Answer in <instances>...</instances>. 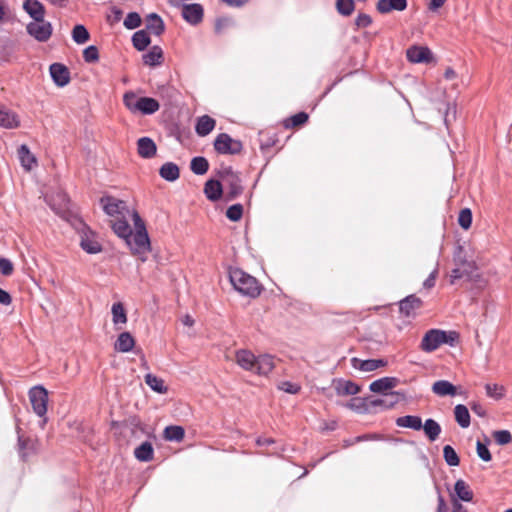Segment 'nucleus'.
Returning <instances> with one entry per match:
<instances>
[{"instance_id":"1","label":"nucleus","mask_w":512,"mask_h":512,"mask_svg":"<svg viewBox=\"0 0 512 512\" xmlns=\"http://www.w3.org/2000/svg\"><path fill=\"white\" fill-rule=\"evenodd\" d=\"M235 357L240 367L259 375H267L275 366L274 357L268 354L256 357L251 351L242 349L236 352Z\"/></svg>"},{"instance_id":"2","label":"nucleus","mask_w":512,"mask_h":512,"mask_svg":"<svg viewBox=\"0 0 512 512\" xmlns=\"http://www.w3.org/2000/svg\"><path fill=\"white\" fill-rule=\"evenodd\" d=\"M132 220L135 227V233L129 236L125 242L131 249L134 255H143L150 251V239L146 230V226L139 213L133 210L131 213Z\"/></svg>"},{"instance_id":"3","label":"nucleus","mask_w":512,"mask_h":512,"mask_svg":"<svg viewBox=\"0 0 512 512\" xmlns=\"http://www.w3.org/2000/svg\"><path fill=\"white\" fill-rule=\"evenodd\" d=\"M229 280L239 293L255 298L261 293V285L258 280L240 268L229 271Z\"/></svg>"},{"instance_id":"4","label":"nucleus","mask_w":512,"mask_h":512,"mask_svg":"<svg viewBox=\"0 0 512 512\" xmlns=\"http://www.w3.org/2000/svg\"><path fill=\"white\" fill-rule=\"evenodd\" d=\"M458 339L459 334L456 331L430 329L424 334L420 343V349L424 352L431 353L438 349L442 344L455 346Z\"/></svg>"},{"instance_id":"5","label":"nucleus","mask_w":512,"mask_h":512,"mask_svg":"<svg viewBox=\"0 0 512 512\" xmlns=\"http://www.w3.org/2000/svg\"><path fill=\"white\" fill-rule=\"evenodd\" d=\"M219 177L227 186L226 200L231 201L243 193L241 178L238 173L234 172L231 167L223 168L218 172Z\"/></svg>"},{"instance_id":"6","label":"nucleus","mask_w":512,"mask_h":512,"mask_svg":"<svg viewBox=\"0 0 512 512\" xmlns=\"http://www.w3.org/2000/svg\"><path fill=\"white\" fill-rule=\"evenodd\" d=\"M214 149L219 154L237 155L243 150V144L227 133H220L214 140Z\"/></svg>"},{"instance_id":"7","label":"nucleus","mask_w":512,"mask_h":512,"mask_svg":"<svg viewBox=\"0 0 512 512\" xmlns=\"http://www.w3.org/2000/svg\"><path fill=\"white\" fill-rule=\"evenodd\" d=\"M100 204L104 212L111 217L121 218L130 213L126 202L113 196L101 197Z\"/></svg>"},{"instance_id":"8","label":"nucleus","mask_w":512,"mask_h":512,"mask_svg":"<svg viewBox=\"0 0 512 512\" xmlns=\"http://www.w3.org/2000/svg\"><path fill=\"white\" fill-rule=\"evenodd\" d=\"M29 400L33 411L43 417L47 413L48 392L43 386H35L29 391Z\"/></svg>"},{"instance_id":"9","label":"nucleus","mask_w":512,"mask_h":512,"mask_svg":"<svg viewBox=\"0 0 512 512\" xmlns=\"http://www.w3.org/2000/svg\"><path fill=\"white\" fill-rule=\"evenodd\" d=\"M27 33L39 42H46L50 39L53 27L52 24L45 19L34 20L26 26Z\"/></svg>"},{"instance_id":"10","label":"nucleus","mask_w":512,"mask_h":512,"mask_svg":"<svg viewBox=\"0 0 512 512\" xmlns=\"http://www.w3.org/2000/svg\"><path fill=\"white\" fill-rule=\"evenodd\" d=\"M422 306L423 301L416 295L411 294L399 302V311L400 314L407 318H414Z\"/></svg>"},{"instance_id":"11","label":"nucleus","mask_w":512,"mask_h":512,"mask_svg":"<svg viewBox=\"0 0 512 512\" xmlns=\"http://www.w3.org/2000/svg\"><path fill=\"white\" fill-rule=\"evenodd\" d=\"M204 9L201 4H185L182 8V17L191 25H197L203 20Z\"/></svg>"},{"instance_id":"12","label":"nucleus","mask_w":512,"mask_h":512,"mask_svg":"<svg viewBox=\"0 0 512 512\" xmlns=\"http://www.w3.org/2000/svg\"><path fill=\"white\" fill-rule=\"evenodd\" d=\"M80 246L89 254H96L102 251V246L97 241L95 234L88 228L83 230L81 234Z\"/></svg>"},{"instance_id":"13","label":"nucleus","mask_w":512,"mask_h":512,"mask_svg":"<svg viewBox=\"0 0 512 512\" xmlns=\"http://www.w3.org/2000/svg\"><path fill=\"white\" fill-rule=\"evenodd\" d=\"M50 75L59 87L67 85L70 81V72L66 66L60 63H53L50 66Z\"/></svg>"},{"instance_id":"14","label":"nucleus","mask_w":512,"mask_h":512,"mask_svg":"<svg viewBox=\"0 0 512 512\" xmlns=\"http://www.w3.org/2000/svg\"><path fill=\"white\" fill-rule=\"evenodd\" d=\"M407 59L412 63L429 62L432 59V53L429 48L422 46H413L407 50Z\"/></svg>"},{"instance_id":"15","label":"nucleus","mask_w":512,"mask_h":512,"mask_svg":"<svg viewBox=\"0 0 512 512\" xmlns=\"http://www.w3.org/2000/svg\"><path fill=\"white\" fill-rule=\"evenodd\" d=\"M407 5V0H378L376 9L381 14H388L392 11H404Z\"/></svg>"},{"instance_id":"16","label":"nucleus","mask_w":512,"mask_h":512,"mask_svg":"<svg viewBox=\"0 0 512 512\" xmlns=\"http://www.w3.org/2000/svg\"><path fill=\"white\" fill-rule=\"evenodd\" d=\"M351 363L355 369H359L365 372L374 371L380 367H384L387 365V361L384 359L361 360L356 357L351 359Z\"/></svg>"},{"instance_id":"17","label":"nucleus","mask_w":512,"mask_h":512,"mask_svg":"<svg viewBox=\"0 0 512 512\" xmlns=\"http://www.w3.org/2000/svg\"><path fill=\"white\" fill-rule=\"evenodd\" d=\"M20 120L18 115L0 104V127L6 129H15L19 127Z\"/></svg>"},{"instance_id":"18","label":"nucleus","mask_w":512,"mask_h":512,"mask_svg":"<svg viewBox=\"0 0 512 512\" xmlns=\"http://www.w3.org/2000/svg\"><path fill=\"white\" fill-rule=\"evenodd\" d=\"M23 9L33 20H42L45 17V7L38 0H25Z\"/></svg>"},{"instance_id":"19","label":"nucleus","mask_w":512,"mask_h":512,"mask_svg":"<svg viewBox=\"0 0 512 512\" xmlns=\"http://www.w3.org/2000/svg\"><path fill=\"white\" fill-rule=\"evenodd\" d=\"M137 151L142 158L149 159L156 155L157 147L151 138L142 137L137 141Z\"/></svg>"},{"instance_id":"20","label":"nucleus","mask_w":512,"mask_h":512,"mask_svg":"<svg viewBox=\"0 0 512 512\" xmlns=\"http://www.w3.org/2000/svg\"><path fill=\"white\" fill-rule=\"evenodd\" d=\"M145 22L147 30L156 36L162 35L165 31V24L157 13L148 14Z\"/></svg>"},{"instance_id":"21","label":"nucleus","mask_w":512,"mask_h":512,"mask_svg":"<svg viewBox=\"0 0 512 512\" xmlns=\"http://www.w3.org/2000/svg\"><path fill=\"white\" fill-rule=\"evenodd\" d=\"M46 202L57 213L60 214L68 208V197L65 193L59 192L55 196H46Z\"/></svg>"},{"instance_id":"22","label":"nucleus","mask_w":512,"mask_h":512,"mask_svg":"<svg viewBox=\"0 0 512 512\" xmlns=\"http://www.w3.org/2000/svg\"><path fill=\"white\" fill-rule=\"evenodd\" d=\"M335 391L339 396L356 395L360 391V387L349 380H337L334 384Z\"/></svg>"},{"instance_id":"23","label":"nucleus","mask_w":512,"mask_h":512,"mask_svg":"<svg viewBox=\"0 0 512 512\" xmlns=\"http://www.w3.org/2000/svg\"><path fill=\"white\" fill-rule=\"evenodd\" d=\"M111 227L114 233L124 240L129 239V236L132 234V229L126 219V216L116 218L115 221H111Z\"/></svg>"},{"instance_id":"24","label":"nucleus","mask_w":512,"mask_h":512,"mask_svg":"<svg viewBox=\"0 0 512 512\" xmlns=\"http://www.w3.org/2000/svg\"><path fill=\"white\" fill-rule=\"evenodd\" d=\"M204 193L210 201H218L223 194L222 184L218 180L210 179L204 185Z\"/></svg>"},{"instance_id":"25","label":"nucleus","mask_w":512,"mask_h":512,"mask_svg":"<svg viewBox=\"0 0 512 512\" xmlns=\"http://www.w3.org/2000/svg\"><path fill=\"white\" fill-rule=\"evenodd\" d=\"M143 63L147 66L154 67L161 65L164 57L163 51L159 46H153L147 53L142 56Z\"/></svg>"},{"instance_id":"26","label":"nucleus","mask_w":512,"mask_h":512,"mask_svg":"<svg viewBox=\"0 0 512 512\" xmlns=\"http://www.w3.org/2000/svg\"><path fill=\"white\" fill-rule=\"evenodd\" d=\"M215 125L216 121L212 117L203 115L197 119L195 130L199 136L204 137L212 132V130L215 128Z\"/></svg>"},{"instance_id":"27","label":"nucleus","mask_w":512,"mask_h":512,"mask_svg":"<svg viewBox=\"0 0 512 512\" xmlns=\"http://www.w3.org/2000/svg\"><path fill=\"white\" fill-rule=\"evenodd\" d=\"M395 423L398 427L401 428H410L415 431L422 429V419L416 415H405L398 417Z\"/></svg>"},{"instance_id":"28","label":"nucleus","mask_w":512,"mask_h":512,"mask_svg":"<svg viewBox=\"0 0 512 512\" xmlns=\"http://www.w3.org/2000/svg\"><path fill=\"white\" fill-rule=\"evenodd\" d=\"M397 384V379L394 377H383L373 381L369 388L374 393H384L387 390L394 388Z\"/></svg>"},{"instance_id":"29","label":"nucleus","mask_w":512,"mask_h":512,"mask_svg":"<svg viewBox=\"0 0 512 512\" xmlns=\"http://www.w3.org/2000/svg\"><path fill=\"white\" fill-rule=\"evenodd\" d=\"M134 345H135V340H134L133 336L129 332H122L118 336V338L114 344V348L116 351L126 353V352L131 351L133 349Z\"/></svg>"},{"instance_id":"30","label":"nucleus","mask_w":512,"mask_h":512,"mask_svg":"<svg viewBox=\"0 0 512 512\" xmlns=\"http://www.w3.org/2000/svg\"><path fill=\"white\" fill-rule=\"evenodd\" d=\"M422 429L430 442L436 441L442 431L440 424L431 418L422 423Z\"/></svg>"},{"instance_id":"31","label":"nucleus","mask_w":512,"mask_h":512,"mask_svg":"<svg viewBox=\"0 0 512 512\" xmlns=\"http://www.w3.org/2000/svg\"><path fill=\"white\" fill-rule=\"evenodd\" d=\"M18 450L20 457L25 461L35 452V441L29 437L18 436Z\"/></svg>"},{"instance_id":"32","label":"nucleus","mask_w":512,"mask_h":512,"mask_svg":"<svg viewBox=\"0 0 512 512\" xmlns=\"http://www.w3.org/2000/svg\"><path fill=\"white\" fill-rule=\"evenodd\" d=\"M160 108L159 102L151 97H140L138 103V112L144 115H150L157 112Z\"/></svg>"},{"instance_id":"33","label":"nucleus","mask_w":512,"mask_h":512,"mask_svg":"<svg viewBox=\"0 0 512 512\" xmlns=\"http://www.w3.org/2000/svg\"><path fill=\"white\" fill-rule=\"evenodd\" d=\"M134 456L141 462H149L154 457V449L150 442L145 441L134 450Z\"/></svg>"},{"instance_id":"34","label":"nucleus","mask_w":512,"mask_h":512,"mask_svg":"<svg viewBox=\"0 0 512 512\" xmlns=\"http://www.w3.org/2000/svg\"><path fill=\"white\" fill-rule=\"evenodd\" d=\"M399 401L398 393L391 392L390 394H386L383 398H378L375 400H371L369 405L371 407H381L382 409H391L393 408Z\"/></svg>"},{"instance_id":"35","label":"nucleus","mask_w":512,"mask_h":512,"mask_svg":"<svg viewBox=\"0 0 512 512\" xmlns=\"http://www.w3.org/2000/svg\"><path fill=\"white\" fill-rule=\"evenodd\" d=\"M454 491L458 499L470 502L473 500V491L470 486L462 479L456 481Z\"/></svg>"},{"instance_id":"36","label":"nucleus","mask_w":512,"mask_h":512,"mask_svg":"<svg viewBox=\"0 0 512 512\" xmlns=\"http://www.w3.org/2000/svg\"><path fill=\"white\" fill-rule=\"evenodd\" d=\"M159 174L163 179L173 182L179 178L180 171L175 163L166 162L161 166Z\"/></svg>"},{"instance_id":"37","label":"nucleus","mask_w":512,"mask_h":512,"mask_svg":"<svg viewBox=\"0 0 512 512\" xmlns=\"http://www.w3.org/2000/svg\"><path fill=\"white\" fill-rule=\"evenodd\" d=\"M432 391L438 396H453L456 394V387L449 381L439 380L432 385Z\"/></svg>"},{"instance_id":"38","label":"nucleus","mask_w":512,"mask_h":512,"mask_svg":"<svg viewBox=\"0 0 512 512\" xmlns=\"http://www.w3.org/2000/svg\"><path fill=\"white\" fill-rule=\"evenodd\" d=\"M18 156L21 162V165L26 170H31L32 166L36 164V158L35 156L30 152L27 145L23 144L18 149Z\"/></svg>"},{"instance_id":"39","label":"nucleus","mask_w":512,"mask_h":512,"mask_svg":"<svg viewBox=\"0 0 512 512\" xmlns=\"http://www.w3.org/2000/svg\"><path fill=\"white\" fill-rule=\"evenodd\" d=\"M163 437L167 441L180 442L185 437V431L183 427L178 425H170L164 429Z\"/></svg>"},{"instance_id":"40","label":"nucleus","mask_w":512,"mask_h":512,"mask_svg":"<svg viewBox=\"0 0 512 512\" xmlns=\"http://www.w3.org/2000/svg\"><path fill=\"white\" fill-rule=\"evenodd\" d=\"M454 416L456 422L462 428H467L470 425V414L468 408L463 404H458L454 408Z\"/></svg>"},{"instance_id":"41","label":"nucleus","mask_w":512,"mask_h":512,"mask_svg":"<svg viewBox=\"0 0 512 512\" xmlns=\"http://www.w3.org/2000/svg\"><path fill=\"white\" fill-rule=\"evenodd\" d=\"M190 169L196 175H204L209 169V162L205 157H194L190 162Z\"/></svg>"},{"instance_id":"42","label":"nucleus","mask_w":512,"mask_h":512,"mask_svg":"<svg viewBox=\"0 0 512 512\" xmlns=\"http://www.w3.org/2000/svg\"><path fill=\"white\" fill-rule=\"evenodd\" d=\"M151 40L148 33L144 30L137 31L132 37V43L138 51L145 50L150 44Z\"/></svg>"},{"instance_id":"43","label":"nucleus","mask_w":512,"mask_h":512,"mask_svg":"<svg viewBox=\"0 0 512 512\" xmlns=\"http://www.w3.org/2000/svg\"><path fill=\"white\" fill-rule=\"evenodd\" d=\"M145 383L155 392H158V393H166L168 388L165 386L164 384V380L151 374V373H148L146 374L145 376Z\"/></svg>"},{"instance_id":"44","label":"nucleus","mask_w":512,"mask_h":512,"mask_svg":"<svg viewBox=\"0 0 512 512\" xmlns=\"http://www.w3.org/2000/svg\"><path fill=\"white\" fill-rule=\"evenodd\" d=\"M308 119L309 116L306 112H299L285 119L283 124L285 128L292 129L304 125L305 123H307Z\"/></svg>"},{"instance_id":"45","label":"nucleus","mask_w":512,"mask_h":512,"mask_svg":"<svg viewBox=\"0 0 512 512\" xmlns=\"http://www.w3.org/2000/svg\"><path fill=\"white\" fill-rule=\"evenodd\" d=\"M112 321L114 325L118 324H126L127 322V314L125 308L121 302L114 303L112 305Z\"/></svg>"},{"instance_id":"46","label":"nucleus","mask_w":512,"mask_h":512,"mask_svg":"<svg viewBox=\"0 0 512 512\" xmlns=\"http://www.w3.org/2000/svg\"><path fill=\"white\" fill-rule=\"evenodd\" d=\"M72 39L77 44H84L90 39V34L84 25L78 24L72 30Z\"/></svg>"},{"instance_id":"47","label":"nucleus","mask_w":512,"mask_h":512,"mask_svg":"<svg viewBox=\"0 0 512 512\" xmlns=\"http://www.w3.org/2000/svg\"><path fill=\"white\" fill-rule=\"evenodd\" d=\"M336 10L343 16H350L355 10L354 0H337Z\"/></svg>"},{"instance_id":"48","label":"nucleus","mask_w":512,"mask_h":512,"mask_svg":"<svg viewBox=\"0 0 512 512\" xmlns=\"http://www.w3.org/2000/svg\"><path fill=\"white\" fill-rule=\"evenodd\" d=\"M351 410H354L358 413H363L368 411L369 404H367L366 400L360 397L352 398L347 404H345Z\"/></svg>"},{"instance_id":"49","label":"nucleus","mask_w":512,"mask_h":512,"mask_svg":"<svg viewBox=\"0 0 512 512\" xmlns=\"http://www.w3.org/2000/svg\"><path fill=\"white\" fill-rule=\"evenodd\" d=\"M443 457L449 466H458L460 463V459H459L456 451L450 445L444 446Z\"/></svg>"},{"instance_id":"50","label":"nucleus","mask_w":512,"mask_h":512,"mask_svg":"<svg viewBox=\"0 0 512 512\" xmlns=\"http://www.w3.org/2000/svg\"><path fill=\"white\" fill-rule=\"evenodd\" d=\"M139 98L132 91L126 92L123 96V103L131 112H138Z\"/></svg>"},{"instance_id":"51","label":"nucleus","mask_w":512,"mask_h":512,"mask_svg":"<svg viewBox=\"0 0 512 512\" xmlns=\"http://www.w3.org/2000/svg\"><path fill=\"white\" fill-rule=\"evenodd\" d=\"M485 390L487 396L496 400L503 398L505 395L504 387L498 384H486Z\"/></svg>"},{"instance_id":"52","label":"nucleus","mask_w":512,"mask_h":512,"mask_svg":"<svg viewBox=\"0 0 512 512\" xmlns=\"http://www.w3.org/2000/svg\"><path fill=\"white\" fill-rule=\"evenodd\" d=\"M458 224L463 229L467 230L472 224V212L469 208L461 209L458 216Z\"/></svg>"},{"instance_id":"53","label":"nucleus","mask_w":512,"mask_h":512,"mask_svg":"<svg viewBox=\"0 0 512 512\" xmlns=\"http://www.w3.org/2000/svg\"><path fill=\"white\" fill-rule=\"evenodd\" d=\"M83 59L87 63H95L99 60V50L96 46L90 45L83 50Z\"/></svg>"},{"instance_id":"54","label":"nucleus","mask_w":512,"mask_h":512,"mask_svg":"<svg viewBox=\"0 0 512 512\" xmlns=\"http://www.w3.org/2000/svg\"><path fill=\"white\" fill-rule=\"evenodd\" d=\"M243 215V206L241 204H234L226 211V217L231 221H239Z\"/></svg>"},{"instance_id":"55","label":"nucleus","mask_w":512,"mask_h":512,"mask_svg":"<svg viewBox=\"0 0 512 512\" xmlns=\"http://www.w3.org/2000/svg\"><path fill=\"white\" fill-rule=\"evenodd\" d=\"M141 25V17L138 13L136 12H130L125 20H124V26L127 28V29H136L138 28L139 26Z\"/></svg>"},{"instance_id":"56","label":"nucleus","mask_w":512,"mask_h":512,"mask_svg":"<svg viewBox=\"0 0 512 512\" xmlns=\"http://www.w3.org/2000/svg\"><path fill=\"white\" fill-rule=\"evenodd\" d=\"M493 438L498 445H506L512 441V434L508 430H497L493 432Z\"/></svg>"},{"instance_id":"57","label":"nucleus","mask_w":512,"mask_h":512,"mask_svg":"<svg viewBox=\"0 0 512 512\" xmlns=\"http://www.w3.org/2000/svg\"><path fill=\"white\" fill-rule=\"evenodd\" d=\"M467 278L469 279V270L462 269V267L456 266L450 274V283L454 284L457 280Z\"/></svg>"},{"instance_id":"58","label":"nucleus","mask_w":512,"mask_h":512,"mask_svg":"<svg viewBox=\"0 0 512 512\" xmlns=\"http://www.w3.org/2000/svg\"><path fill=\"white\" fill-rule=\"evenodd\" d=\"M463 248L461 246L457 247V251L454 254V263L455 266H467L469 269L473 266V261H468L464 257H462Z\"/></svg>"},{"instance_id":"59","label":"nucleus","mask_w":512,"mask_h":512,"mask_svg":"<svg viewBox=\"0 0 512 512\" xmlns=\"http://www.w3.org/2000/svg\"><path fill=\"white\" fill-rule=\"evenodd\" d=\"M476 450L478 456L485 462H489L492 459L491 453L487 446L480 441H477Z\"/></svg>"},{"instance_id":"60","label":"nucleus","mask_w":512,"mask_h":512,"mask_svg":"<svg viewBox=\"0 0 512 512\" xmlns=\"http://www.w3.org/2000/svg\"><path fill=\"white\" fill-rule=\"evenodd\" d=\"M279 389L289 394H297L300 391L301 387L297 383L285 381L279 385Z\"/></svg>"},{"instance_id":"61","label":"nucleus","mask_w":512,"mask_h":512,"mask_svg":"<svg viewBox=\"0 0 512 512\" xmlns=\"http://www.w3.org/2000/svg\"><path fill=\"white\" fill-rule=\"evenodd\" d=\"M355 24L359 28H366L372 24V18L368 14L360 13L355 19Z\"/></svg>"},{"instance_id":"62","label":"nucleus","mask_w":512,"mask_h":512,"mask_svg":"<svg viewBox=\"0 0 512 512\" xmlns=\"http://www.w3.org/2000/svg\"><path fill=\"white\" fill-rule=\"evenodd\" d=\"M13 264L10 260L6 258H0V272L4 276H9L13 273Z\"/></svg>"},{"instance_id":"63","label":"nucleus","mask_w":512,"mask_h":512,"mask_svg":"<svg viewBox=\"0 0 512 512\" xmlns=\"http://www.w3.org/2000/svg\"><path fill=\"white\" fill-rule=\"evenodd\" d=\"M229 25H230L229 19H227V18L217 19V21L215 23V32L217 34H221L224 31V29L229 27Z\"/></svg>"},{"instance_id":"64","label":"nucleus","mask_w":512,"mask_h":512,"mask_svg":"<svg viewBox=\"0 0 512 512\" xmlns=\"http://www.w3.org/2000/svg\"><path fill=\"white\" fill-rule=\"evenodd\" d=\"M437 273H438V271L436 269L430 273L428 278L423 282L424 288L431 289L435 286Z\"/></svg>"}]
</instances>
